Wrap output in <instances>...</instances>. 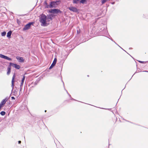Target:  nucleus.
<instances>
[{
	"mask_svg": "<svg viewBox=\"0 0 148 148\" xmlns=\"http://www.w3.org/2000/svg\"><path fill=\"white\" fill-rule=\"evenodd\" d=\"M47 19V16L44 14H42L40 18V21L41 23V25L42 26H45L47 24L46 21Z\"/></svg>",
	"mask_w": 148,
	"mask_h": 148,
	"instance_id": "f257e3e1",
	"label": "nucleus"
},
{
	"mask_svg": "<svg viewBox=\"0 0 148 148\" xmlns=\"http://www.w3.org/2000/svg\"><path fill=\"white\" fill-rule=\"evenodd\" d=\"M61 1L60 0L56 1H51L50 4V8H56L60 4Z\"/></svg>",
	"mask_w": 148,
	"mask_h": 148,
	"instance_id": "f03ea898",
	"label": "nucleus"
},
{
	"mask_svg": "<svg viewBox=\"0 0 148 148\" xmlns=\"http://www.w3.org/2000/svg\"><path fill=\"white\" fill-rule=\"evenodd\" d=\"M6 32H3L1 33V35L2 36H4L5 35Z\"/></svg>",
	"mask_w": 148,
	"mask_h": 148,
	"instance_id": "2eb2a0df",
	"label": "nucleus"
},
{
	"mask_svg": "<svg viewBox=\"0 0 148 148\" xmlns=\"http://www.w3.org/2000/svg\"><path fill=\"white\" fill-rule=\"evenodd\" d=\"M138 62L141 63H145L147 62L142 61H138Z\"/></svg>",
	"mask_w": 148,
	"mask_h": 148,
	"instance_id": "aec40b11",
	"label": "nucleus"
},
{
	"mask_svg": "<svg viewBox=\"0 0 148 148\" xmlns=\"http://www.w3.org/2000/svg\"><path fill=\"white\" fill-rule=\"evenodd\" d=\"M15 77V74H14L13 76V77H12V88H13L14 86V78Z\"/></svg>",
	"mask_w": 148,
	"mask_h": 148,
	"instance_id": "9d476101",
	"label": "nucleus"
},
{
	"mask_svg": "<svg viewBox=\"0 0 148 148\" xmlns=\"http://www.w3.org/2000/svg\"><path fill=\"white\" fill-rule=\"evenodd\" d=\"M2 107V106H1V105H0V109L1 108V107Z\"/></svg>",
	"mask_w": 148,
	"mask_h": 148,
	"instance_id": "c85d7f7f",
	"label": "nucleus"
},
{
	"mask_svg": "<svg viewBox=\"0 0 148 148\" xmlns=\"http://www.w3.org/2000/svg\"><path fill=\"white\" fill-rule=\"evenodd\" d=\"M45 4L46 5V8H50V5H48L47 4V3L46 2L45 3Z\"/></svg>",
	"mask_w": 148,
	"mask_h": 148,
	"instance_id": "dca6fc26",
	"label": "nucleus"
},
{
	"mask_svg": "<svg viewBox=\"0 0 148 148\" xmlns=\"http://www.w3.org/2000/svg\"><path fill=\"white\" fill-rule=\"evenodd\" d=\"M63 84H64V83H63Z\"/></svg>",
	"mask_w": 148,
	"mask_h": 148,
	"instance_id": "f704fd0d",
	"label": "nucleus"
},
{
	"mask_svg": "<svg viewBox=\"0 0 148 148\" xmlns=\"http://www.w3.org/2000/svg\"><path fill=\"white\" fill-rule=\"evenodd\" d=\"M114 3H115L114 2H112V4H114Z\"/></svg>",
	"mask_w": 148,
	"mask_h": 148,
	"instance_id": "bb28decb",
	"label": "nucleus"
},
{
	"mask_svg": "<svg viewBox=\"0 0 148 148\" xmlns=\"http://www.w3.org/2000/svg\"><path fill=\"white\" fill-rule=\"evenodd\" d=\"M110 38V39H111L112 41H113V39H112V38H111V37H110V38Z\"/></svg>",
	"mask_w": 148,
	"mask_h": 148,
	"instance_id": "a878e982",
	"label": "nucleus"
},
{
	"mask_svg": "<svg viewBox=\"0 0 148 148\" xmlns=\"http://www.w3.org/2000/svg\"><path fill=\"white\" fill-rule=\"evenodd\" d=\"M5 112L3 111H1L0 112V114L2 116H3V115H5Z\"/></svg>",
	"mask_w": 148,
	"mask_h": 148,
	"instance_id": "4468645a",
	"label": "nucleus"
},
{
	"mask_svg": "<svg viewBox=\"0 0 148 148\" xmlns=\"http://www.w3.org/2000/svg\"><path fill=\"white\" fill-rule=\"evenodd\" d=\"M7 98H6L5 99H3L0 103V105H1L2 106H3L7 101Z\"/></svg>",
	"mask_w": 148,
	"mask_h": 148,
	"instance_id": "1a4fd4ad",
	"label": "nucleus"
},
{
	"mask_svg": "<svg viewBox=\"0 0 148 148\" xmlns=\"http://www.w3.org/2000/svg\"><path fill=\"white\" fill-rule=\"evenodd\" d=\"M114 42H115V43H116V42H114Z\"/></svg>",
	"mask_w": 148,
	"mask_h": 148,
	"instance_id": "72a5a7b5",
	"label": "nucleus"
},
{
	"mask_svg": "<svg viewBox=\"0 0 148 148\" xmlns=\"http://www.w3.org/2000/svg\"><path fill=\"white\" fill-rule=\"evenodd\" d=\"M69 10L73 12H78V10L75 7L73 6H70L68 8Z\"/></svg>",
	"mask_w": 148,
	"mask_h": 148,
	"instance_id": "39448f33",
	"label": "nucleus"
},
{
	"mask_svg": "<svg viewBox=\"0 0 148 148\" xmlns=\"http://www.w3.org/2000/svg\"><path fill=\"white\" fill-rule=\"evenodd\" d=\"M66 91L67 92V93L70 96V97L71 96V95L68 93L67 91V90H66Z\"/></svg>",
	"mask_w": 148,
	"mask_h": 148,
	"instance_id": "cd10ccee",
	"label": "nucleus"
},
{
	"mask_svg": "<svg viewBox=\"0 0 148 148\" xmlns=\"http://www.w3.org/2000/svg\"><path fill=\"white\" fill-rule=\"evenodd\" d=\"M11 98L12 99H15V98L14 97H11Z\"/></svg>",
	"mask_w": 148,
	"mask_h": 148,
	"instance_id": "b1692460",
	"label": "nucleus"
},
{
	"mask_svg": "<svg viewBox=\"0 0 148 148\" xmlns=\"http://www.w3.org/2000/svg\"><path fill=\"white\" fill-rule=\"evenodd\" d=\"M118 45V46H119L120 47V48H121H121V47H120L119 45Z\"/></svg>",
	"mask_w": 148,
	"mask_h": 148,
	"instance_id": "2f4dec72",
	"label": "nucleus"
},
{
	"mask_svg": "<svg viewBox=\"0 0 148 148\" xmlns=\"http://www.w3.org/2000/svg\"><path fill=\"white\" fill-rule=\"evenodd\" d=\"M86 0H81L80 2L82 3H84V2L86 1Z\"/></svg>",
	"mask_w": 148,
	"mask_h": 148,
	"instance_id": "a211bd4d",
	"label": "nucleus"
},
{
	"mask_svg": "<svg viewBox=\"0 0 148 148\" xmlns=\"http://www.w3.org/2000/svg\"><path fill=\"white\" fill-rule=\"evenodd\" d=\"M24 82H21V85H20V86L21 87H22L23 86V83Z\"/></svg>",
	"mask_w": 148,
	"mask_h": 148,
	"instance_id": "4be33fe9",
	"label": "nucleus"
},
{
	"mask_svg": "<svg viewBox=\"0 0 148 148\" xmlns=\"http://www.w3.org/2000/svg\"><path fill=\"white\" fill-rule=\"evenodd\" d=\"M11 66L9 64L8 68V71L7 73V75H8L10 74L11 71Z\"/></svg>",
	"mask_w": 148,
	"mask_h": 148,
	"instance_id": "9b49d317",
	"label": "nucleus"
},
{
	"mask_svg": "<svg viewBox=\"0 0 148 148\" xmlns=\"http://www.w3.org/2000/svg\"><path fill=\"white\" fill-rule=\"evenodd\" d=\"M46 111H47L46 110H45V112H46Z\"/></svg>",
	"mask_w": 148,
	"mask_h": 148,
	"instance_id": "7c9ffc66",
	"label": "nucleus"
},
{
	"mask_svg": "<svg viewBox=\"0 0 148 148\" xmlns=\"http://www.w3.org/2000/svg\"><path fill=\"white\" fill-rule=\"evenodd\" d=\"M49 12L50 13L58 14V13H61L62 12L59 9H54L50 10Z\"/></svg>",
	"mask_w": 148,
	"mask_h": 148,
	"instance_id": "7ed1b4c3",
	"label": "nucleus"
},
{
	"mask_svg": "<svg viewBox=\"0 0 148 148\" xmlns=\"http://www.w3.org/2000/svg\"><path fill=\"white\" fill-rule=\"evenodd\" d=\"M102 109H105V108H102Z\"/></svg>",
	"mask_w": 148,
	"mask_h": 148,
	"instance_id": "473e14b6",
	"label": "nucleus"
},
{
	"mask_svg": "<svg viewBox=\"0 0 148 148\" xmlns=\"http://www.w3.org/2000/svg\"><path fill=\"white\" fill-rule=\"evenodd\" d=\"M80 32V30L79 29L77 30V34H79Z\"/></svg>",
	"mask_w": 148,
	"mask_h": 148,
	"instance_id": "412c9836",
	"label": "nucleus"
},
{
	"mask_svg": "<svg viewBox=\"0 0 148 148\" xmlns=\"http://www.w3.org/2000/svg\"><path fill=\"white\" fill-rule=\"evenodd\" d=\"M71 99H72V100H74V99H73V98H71Z\"/></svg>",
	"mask_w": 148,
	"mask_h": 148,
	"instance_id": "c756f323",
	"label": "nucleus"
},
{
	"mask_svg": "<svg viewBox=\"0 0 148 148\" xmlns=\"http://www.w3.org/2000/svg\"><path fill=\"white\" fill-rule=\"evenodd\" d=\"M145 71V72H147V71Z\"/></svg>",
	"mask_w": 148,
	"mask_h": 148,
	"instance_id": "c9c22d12",
	"label": "nucleus"
},
{
	"mask_svg": "<svg viewBox=\"0 0 148 148\" xmlns=\"http://www.w3.org/2000/svg\"><path fill=\"white\" fill-rule=\"evenodd\" d=\"M12 33V32L11 31H10L9 32H8L7 34V36L8 38H10V37L11 36V35Z\"/></svg>",
	"mask_w": 148,
	"mask_h": 148,
	"instance_id": "ddd939ff",
	"label": "nucleus"
},
{
	"mask_svg": "<svg viewBox=\"0 0 148 148\" xmlns=\"http://www.w3.org/2000/svg\"><path fill=\"white\" fill-rule=\"evenodd\" d=\"M57 61V59L56 58H55L49 68V69H51L56 65Z\"/></svg>",
	"mask_w": 148,
	"mask_h": 148,
	"instance_id": "6e6552de",
	"label": "nucleus"
},
{
	"mask_svg": "<svg viewBox=\"0 0 148 148\" xmlns=\"http://www.w3.org/2000/svg\"><path fill=\"white\" fill-rule=\"evenodd\" d=\"M22 89V87L20 86V91H21Z\"/></svg>",
	"mask_w": 148,
	"mask_h": 148,
	"instance_id": "5701e85b",
	"label": "nucleus"
},
{
	"mask_svg": "<svg viewBox=\"0 0 148 148\" xmlns=\"http://www.w3.org/2000/svg\"><path fill=\"white\" fill-rule=\"evenodd\" d=\"M10 65L13 67H15L17 69H19L20 68V66L16 64H14L13 63L10 62Z\"/></svg>",
	"mask_w": 148,
	"mask_h": 148,
	"instance_id": "423d86ee",
	"label": "nucleus"
},
{
	"mask_svg": "<svg viewBox=\"0 0 148 148\" xmlns=\"http://www.w3.org/2000/svg\"><path fill=\"white\" fill-rule=\"evenodd\" d=\"M16 58L18 61L19 62H24V60L22 57H19L18 58Z\"/></svg>",
	"mask_w": 148,
	"mask_h": 148,
	"instance_id": "f8f14e48",
	"label": "nucleus"
},
{
	"mask_svg": "<svg viewBox=\"0 0 148 148\" xmlns=\"http://www.w3.org/2000/svg\"><path fill=\"white\" fill-rule=\"evenodd\" d=\"M21 143V141L20 140H19L18 141V143L19 144H20Z\"/></svg>",
	"mask_w": 148,
	"mask_h": 148,
	"instance_id": "393cba45",
	"label": "nucleus"
},
{
	"mask_svg": "<svg viewBox=\"0 0 148 148\" xmlns=\"http://www.w3.org/2000/svg\"><path fill=\"white\" fill-rule=\"evenodd\" d=\"M25 76H23V78H22V80H21V82H24V80L25 79Z\"/></svg>",
	"mask_w": 148,
	"mask_h": 148,
	"instance_id": "f3484780",
	"label": "nucleus"
},
{
	"mask_svg": "<svg viewBox=\"0 0 148 148\" xmlns=\"http://www.w3.org/2000/svg\"><path fill=\"white\" fill-rule=\"evenodd\" d=\"M33 23L30 22L26 24L23 29V31H25L29 29L30 28L31 25Z\"/></svg>",
	"mask_w": 148,
	"mask_h": 148,
	"instance_id": "20e7f679",
	"label": "nucleus"
},
{
	"mask_svg": "<svg viewBox=\"0 0 148 148\" xmlns=\"http://www.w3.org/2000/svg\"><path fill=\"white\" fill-rule=\"evenodd\" d=\"M0 57L1 58L8 60L9 61H11L12 60V59L11 58L1 54H0Z\"/></svg>",
	"mask_w": 148,
	"mask_h": 148,
	"instance_id": "0eeeda50",
	"label": "nucleus"
},
{
	"mask_svg": "<svg viewBox=\"0 0 148 148\" xmlns=\"http://www.w3.org/2000/svg\"><path fill=\"white\" fill-rule=\"evenodd\" d=\"M79 0H73V3H77L78 1Z\"/></svg>",
	"mask_w": 148,
	"mask_h": 148,
	"instance_id": "6ab92c4d",
	"label": "nucleus"
}]
</instances>
